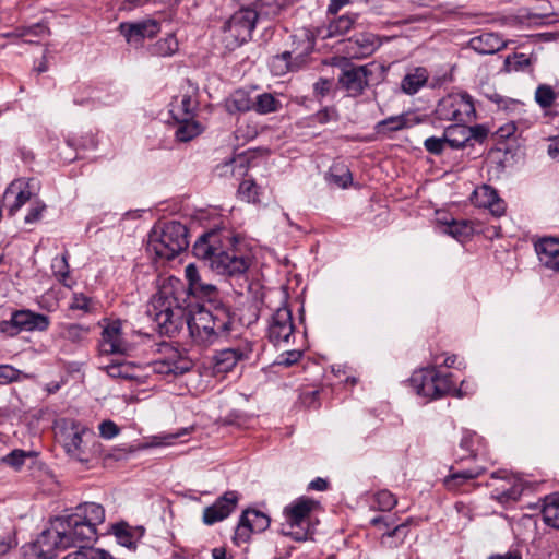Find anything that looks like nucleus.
Masks as SVG:
<instances>
[{
  "mask_svg": "<svg viewBox=\"0 0 559 559\" xmlns=\"http://www.w3.org/2000/svg\"><path fill=\"white\" fill-rule=\"evenodd\" d=\"M105 521V509L96 502L79 504L74 512L56 520L55 530L44 531L32 543L26 556L28 559H55L59 551L76 543H92L97 538V526Z\"/></svg>",
  "mask_w": 559,
  "mask_h": 559,
  "instance_id": "1",
  "label": "nucleus"
},
{
  "mask_svg": "<svg viewBox=\"0 0 559 559\" xmlns=\"http://www.w3.org/2000/svg\"><path fill=\"white\" fill-rule=\"evenodd\" d=\"M146 314L160 335L173 337L186 323L190 336L198 345L210 346L221 338L209 319L202 316L201 307L193 310L192 302L180 304L179 296L170 286H164L153 295L147 304Z\"/></svg>",
  "mask_w": 559,
  "mask_h": 559,
  "instance_id": "2",
  "label": "nucleus"
},
{
  "mask_svg": "<svg viewBox=\"0 0 559 559\" xmlns=\"http://www.w3.org/2000/svg\"><path fill=\"white\" fill-rule=\"evenodd\" d=\"M192 251L197 259L221 275H241L250 266L243 239L228 230L204 233L194 242Z\"/></svg>",
  "mask_w": 559,
  "mask_h": 559,
  "instance_id": "3",
  "label": "nucleus"
},
{
  "mask_svg": "<svg viewBox=\"0 0 559 559\" xmlns=\"http://www.w3.org/2000/svg\"><path fill=\"white\" fill-rule=\"evenodd\" d=\"M188 247V228L180 222L155 225L150 234L148 250L159 259L171 260Z\"/></svg>",
  "mask_w": 559,
  "mask_h": 559,
  "instance_id": "4",
  "label": "nucleus"
},
{
  "mask_svg": "<svg viewBox=\"0 0 559 559\" xmlns=\"http://www.w3.org/2000/svg\"><path fill=\"white\" fill-rule=\"evenodd\" d=\"M318 502L308 497H299L284 508L285 522L281 532L295 540H306L310 528V516Z\"/></svg>",
  "mask_w": 559,
  "mask_h": 559,
  "instance_id": "5",
  "label": "nucleus"
},
{
  "mask_svg": "<svg viewBox=\"0 0 559 559\" xmlns=\"http://www.w3.org/2000/svg\"><path fill=\"white\" fill-rule=\"evenodd\" d=\"M414 392L430 400L440 399L454 389L452 373H441L436 367L415 371L409 378Z\"/></svg>",
  "mask_w": 559,
  "mask_h": 559,
  "instance_id": "6",
  "label": "nucleus"
},
{
  "mask_svg": "<svg viewBox=\"0 0 559 559\" xmlns=\"http://www.w3.org/2000/svg\"><path fill=\"white\" fill-rule=\"evenodd\" d=\"M259 17L255 7H246L236 11L223 26L226 46L234 49L249 41Z\"/></svg>",
  "mask_w": 559,
  "mask_h": 559,
  "instance_id": "7",
  "label": "nucleus"
},
{
  "mask_svg": "<svg viewBox=\"0 0 559 559\" xmlns=\"http://www.w3.org/2000/svg\"><path fill=\"white\" fill-rule=\"evenodd\" d=\"M53 431L70 459L80 463L88 462L84 437L91 433L80 421H55Z\"/></svg>",
  "mask_w": 559,
  "mask_h": 559,
  "instance_id": "8",
  "label": "nucleus"
},
{
  "mask_svg": "<svg viewBox=\"0 0 559 559\" xmlns=\"http://www.w3.org/2000/svg\"><path fill=\"white\" fill-rule=\"evenodd\" d=\"M186 278L188 281L187 297L182 298L175 289L174 292L179 296L180 304L187 305L192 302L193 310H199V305L206 307L217 304V288L215 285L202 281L200 272L194 264L186 266Z\"/></svg>",
  "mask_w": 559,
  "mask_h": 559,
  "instance_id": "9",
  "label": "nucleus"
},
{
  "mask_svg": "<svg viewBox=\"0 0 559 559\" xmlns=\"http://www.w3.org/2000/svg\"><path fill=\"white\" fill-rule=\"evenodd\" d=\"M435 115L438 120L462 123L475 116V107L468 94H449L438 102Z\"/></svg>",
  "mask_w": 559,
  "mask_h": 559,
  "instance_id": "10",
  "label": "nucleus"
},
{
  "mask_svg": "<svg viewBox=\"0 0 559 559\" xmlns=\"http://www.w3.org/2000/svg\"><path fill=\"white\" fill-rule=\"evenodd\" d=\"M372 74L369 64L355 66L346 63L337 78L338 85L350 97L360 96L369 86V76Z\"/></svg>",
  "mask_w": 559,
  "mask_h": 559,
  "instance_id": "11",
  "label": "nucleus"
},
{
  "mask_svg": "<svg viewBox=\"0 0 559 559\" xmlns=\"http://www.w3.org/2000/svg\"><path fill=\"white\" fill-rule=\"evenodd\" d=\"M193 367V362L179 349L164 346V356L152 364L154 372L163 376H181Z\"/></svg>",
  "mask_w": 559,
  "mask_h": 559,
  "instance_id": "12",
  "label": "nucleus"
},
{
  "mask_svg": "<svg viewBox=\"0 0 559 559\" xmlns=\"http://www.w3.org/2000/svg\"><path fill=\"white\" fill-rule=\"evenodd\" d=\"M252 344L248 341H241L234 347L216 350L213 360V370L215 373H227L242 360H248L252 354Z\"/></svg>",
  "mask_w": 559,
  "mask_h": 559,
  "instance_id": "13",
  "label": "nucleus"
},
{
  "mask_svg": "<svg viewBox=\"0 0 559 559\" xmlns=\"http://www.w3.org/2000/svg\"><path fill=\"white\" fill-rule=\"evenodd\" d=\"M294 330L292 310L286 306H282L272 313L269 320V341L274 345H280L281 343L288 344L290 337L294 336Z\"/></svg>",
  "mask_w": 559,
  "mask_h": 559,
  "instance_id": "14",
  "label": "nucleus"
},
{
  "mask_svg": "<svg viewBox=\"0 0 559 559\" xmlns=\"http://www.w3.org/2000/svg\"><path fill=\"white\" fill-rule=\"evenodd\" d=\"M199 107V87L187 81L179 95L170 103L169 112L174 119L194 118Z\"/></svg>",
  "mask_w": 559,
  "mask_h": 559,
  "instance_id": "15",
  "label": "nucleus"
},
{
  "mask_svg": "<svg viewBox=\"0 0 559 559\" xmlns=\"http://www.w3.org/2000/svg\"><path fill=\"white\" fill-rule=\"evenodd\" d=\"M270 518L258 510L247 509L242 512L235 532V542L237 544L249 540L252 533L264 532L270 526Z\"/></svg>",
  "mask_w": 559,
  "mask_h": 559,
  "instance_id": "16",
  "label": "nucleus"
},
{
  "mask_svg": "<svg viewBox=\"0 0 559 559\" xmlns=\"http://www.w3.org/2000/svg\"><path fill=\"white\" fill-rule=\"evenodd\" d=\"M239 500L237 491H226L216 501L203 510V523L205 525H213L228 518L236 509Z\"/></svg>",
  "mask_w": 559,
  "mask_h": 559,
  "instance_id": "17",
  "label": "nucleus"
},
{
  "mask_svg": "<svg viewBox=\"0 0 559 559\" xmlns=\"http://www.w3.org/2000/svg\"><path fill=\"white\" fill-rule=\"evenodd\" d=\"M120 33L129 44L140 45L143 39L152 38L160 32V24L153 19H146L134 23H121Z\"/></svg>",
  "mask_w": 559,
  "mask_h": 559,
  "instance_id": "18",
  "label": "nucleus"
},
{
  "mask_svg": "<svg viewBox=\"0 0 559 559\" xmlns=\"http://www.w3.org/2000/svg\"><path fill=\"white\" fill-rule=\"evenodd\" d=\"M198 306L201 307L202 316H205L209 319L219 337H227L233 331L235 322L230 309L219 302L210 307L199 304Z\"/></svg>",
  "mask_w": 559,
  "mask_h": 559,
  "instance_id": "19",
  "label": "nucleus"
},
{
  "mask_svg": "<svg viewBox=\"0 0 559 559\" xmlns=\"http://www.w3.org/2000/svg\"><path fill=\"white\" fill-rule=\"evenodd\" d=\"M492 478L501 479L503 484L492 490V498L500 503L514 502L520 499L523 493V485L514 476L507 471H498L491 474Z\"/></svg>",
  "mask_w": 559,
  "mask_h": 559,
  "instance_id": "20",
  "label": "nucleus"
},
{
  "mask_svg": "<svg viewBox=\"0 0 559 559\" xmlns=\"http://www.w3.org/2000/svg\"><path fill=\"white\" fill-rule=\"evenodd\" d=\"M129 344L122 338L121 322L119 320L108 323L102 332L99 352L102 354H126Z\"/></svg>",
  "mask_w": 559,
  "mask_h": 559,
  "instance_id": "21",
  "label": "nucleus"
},
{
  "mask_svg": "<svg viewBox=\"0 0 559 559\" xmlns=\"http://www.w3.org/2000/svg\"><path fill=\"white\" fill-rule=\"evenodd\" d=\"M290 38L292 49L287 51L292 52V57L302 67L314 49L316 37L310 29L300 28Z\"/></svg>",
  "mask_w": 559,
  "mask_h": 559,
  "instance_id": "22",
  "label": "nucleus"
},
{
  "mask_svg": "<svg viewBox=\"0 0 559 559\" xmlns=\"http://www.w3.org/2000/svg\"><path fill=\"white\" fill-rule=\"evenodd\" d=\"M538 260L546 269L559 273V239L545 237L535 242Z\"/></svg>",
  "mask_w": 559,
  "mask_h": 559,
  "instance_id": "23",
  "label": "nucleus"
},
{
  "mask_svg": "<svg viewBox=\"0 0 559 559\" xmlns=\"http://www.w3.org/2000/svg\"><path fill=\"white\" fill-rule=\"evenodd\" d=\"M15 324L19 332H45L50 325V319L44 313L34 312L28 309L13 311Z\"/></svg>",
  "mask_w": 559,
  "mask_h": 559,
  "instance_id": "24",
  "label": "nucleus"
},
{
  "mask_svg": "<svg viewBox=\"0 0 559 559\" xmlns=\"http://www.w3.org/2000/svg\"><path fill=\"white\" fill-rule=\"evenodd\" d=\"M14 195V201L9 207V214L14 215L26 202L32 201L35 197L33 192V183L31 181L13 182L5 191V198Z\"/></svg>",
  "mask_w": 559,
  "mask_h": 559,
  "instance_id": "25",
  "label": "nucleus"
},
{
  "mask_svg": "<svg viewBox=\"0 0 559 559\" xmlns=\"http://www.w3.org/2000/svg\"><path fill=\"white\" fill-rule=\"evenodd\" d=\"M378 48L377 37L371 33L358 34L348 40V52L354 58H365Z\"/></svg>",
  "mask_w": 559,
  "mask_h": 559,
  "instance_id": "26",
  "label": "nucleus"
},
{
  "mask_svg": "<svg viewBox=\"0 0 559 559\" xmlns=\"http://www.w3.org/2000/svg\"><path fill=\"white\" fill-rule=\"evenodd\" d=\"M476 202L480 207H487L496 216H501L504 211V203L497 191L490 186H483L475 191Z\"/></svg>",
  "mask_w": 559,
  "mask_h": 559,
  "instance_id": "27",
  "label": "nucleus"
},
{
  "mask_svg": "<svg viewBox=\"0 0 559 559\" xmlns=\"http://www.w3.org/2000/svg\"><path fill=\"white\" fill-rule=\"evenodd\" d=\"M429 79V72L425 67H416L409 70L401 81V91L406 95H415L424 87Z\"/></svg>",
  "mask_w": 559,
  "mask_h": 559,
  "instance_id": "28",
  "label": "nucleus"
},
{
  "mask_svg": "<svg viewBox=\"0 0 559 559\" xmlns=\"http://www.w3.org/2000/svg\"><path fill=\"white\" fill-rule=\"evenodd\" d=\"M112 533L119 545L134 551L136 549L138 539L143 535L144 528H133L127 523H118L112 526Z\"/></svg>",
  "mask_w": 559,
  "mask_h": 559,
  "instance_id": "29",
  "label": "nucleus"
},
{
  "mask_svg": "<svg viewBox=\"0 0 559 559\" xmlns=\"http://www.w3.org/2000/svg\"><path fill=\"white\" fill-rule=\"evenodd\" d=\"M469 45L480 55H492L504 47L503 40L493 33H484L473 37Z\"/></svg>",
  "mask_w": 559,
  "mask_h": 559,
  "instance_id": "30",
  "label": "nucleus"
},
{
  "mask_svg": "<svg viewBox=\"0 0 559 559\" xmlns=\"http://www.w3.org/2000/svg\"><path fill=\"white\" fill-rule=\"evenodd\" d=\"M178 126L175 131V138L178 142H189L200 135L203 131L201 123L194 120V118H182L175 119Z\"/></svg>",
  "mask_w": 559,
  "mask_h": 559,
  "instance_id": "31",
  "label": "nucleus"
},
{
  "mask_svg": "<svg viewBox=\"0 0 559 559\" xmlns=\"http://www.w3.org/2000/svg\"><path fill=\"white\" fill-rule=\"evenodd\" d=\"M468 127L465 122L455 123L444 129V136L448 145L453 150H460L467 145L468 140Z\"/></svg>",
  "mask_w": 559,
  "mask_h": 559,
  "instance_id": "32",
  "label": "nucleus"
},
{
  "mask_svg": "<svg viewBox=\"0 0 559 559\" xmlns=\"http://www.w3.org/2000/svg\"><path fill=\"white\" fill-rule=\"evenodd\" d=\"M91 328L80 323H61L59 325V336L74 344H81L87 340Z\"/></svg>",
  "mask_w": 559,
  "mask_h": 559,
  "instance_id": "33",
  "label": "nucleus"
},
{
  "mask_svg": "<svg viewBox=\"0 0 559 559\" xmlns=\"http://www.w3.org/2000/svg\"><path fill=\"white\" fill-rule=\"evenodd\" d=\"M270 68L274 75L281 76L288 72L298 71L302 67L292 57V52L284 51L271 59Z\"/></svg>",
  "mask_w": 559,
  "mask_h": 559,
  "instance_id": "34",
  "label": "nucleus"
},
{
  "mask_svg": "<svg viewBox=\"0 0 559 559\" xmlns=\"http://www.w3.org/2000/svg\"><path fill=\"white\" fill-rule=\"evenodd\" d=\"M485 467L476 466L461 472L451 473L444 478V485L449 490H457L465 481L475 479L485 473Z\"/></svg>",
  "mask_w": 559,
  "mask_h": 559,
  "instance_id": "35",
  "label": "nucleus"
},
{
  "mask_svg": "<svg viewBox=\"0 0 559 559\" xmlns=\"http://www.w3.org/2000/svg\"><path fill=\"white\" fill-rule=\"evenodd\" d=\"M537 60L533 55H525L522 52H514L504 60L503 70L506 72H524L531 70L533 63Z\"/></svg>",
  "mask_w": 559,
  "mask_h": 559,
  "instance_id": "36",
  "label": "nucleus"
},
{
  "mask_svg": "<svg viewBox=\"0 0 559 559\" xmlns=\"http://www.w3.org/2000/svg\"><path fill=\"white\" fill-rule=\"evenodd\" d=\"M226 109L230 114L246 112L253 109V102L246 91L237 90L227 98Z\"/></svg>",
  "mask_w": 559,
  "mask_h": 559,
  "instance_id": "37",
  "label": "nucleus"
},
{
  "mask_svg": "<svg viewBox=\"0 0 559 559\" xmlns=\"http://www.w3.org/2000/svg\"><path fill=\"white\" fill-rule=\"evenodd\" d=\"M355 17L350 15H342L337 19L332 20L325 28V33L322 34L323 38H332L345 35L353 28Z\"/></svg>",
  "mask_w": 559,
  "mask_h": 559,
  "instance_id": "38",
  "label": "nucleus"
},
{
  "mask_svg": "<svg viewBox=\"0 0 559 559\" xmlns=\"http://www.w3.org/2000/svg\"><path fill=\"white\" fill-rule=\"evenodd\" d=\"M281 108V100L271 93H262L253 102V110L260 115L276 112Z\"/></svg>",
  "mask_w": 559,
  "mask_h": 559,
  "instance_id": "39",
  "label": "nucleus"
},
{
  "mask_svg": "<svg viewBox=\"0 0 559 559\" xmlns=\"http://www.w3.org/2000/svg\"><path fill=\"white\" fill-rule=\"evenodd\" d=\"M238 198L247 203H260L261 188L253 179H243L237 191Z\"/></svg>",
  "mask_w": 559,
  "mask_h": 559,
  "instance_id": "40",
  "label": "nucleus"
},
{
  "mask_svg": "<svg viewBox=\"0 0 559 559\" xmlns=\"http://www.w3.org/2000/svg\"><path fill=\"white\" fill-rule=\"evenodd\" d=\"M178 40L174 34H168L165 38L156 41L151 46L150 52L152 56L169 57L178 51Z\"/></svg>",
  "mask_w": 559,
  "mask_h": 559,
  "instance_id": "41",
  "label": "nucleus"
},
{
  "mask_svg": "<svg viewBox=\"0 0 559 559\" xmlns=\"http://www.w3.org/2000/svg\"><path fill=\"white\" fill-rule=\"evenodd\" d=\"M194 429V426L185 427L181 429H178L175 432H162L156 436H154L148 443L150 447H166L171 445L175 443V441L179 438H182Z\"/></svg>",
  "mask_w": 559,
  "mask_h": 559,
  "instance_id": "42",
  "label": "nucleus"
},
{
  "mask_svg": "<svg viewBox=\"0 0 559 559\" xmlns=\"http://www.w3.org/2000/svg\"><path fill=\"white\" fill-rule=\"evenodd\" d=\"M69 254L66 251L61 255H57L51 260V271L53 276L64 286H69L70 267L68 263Z\"/></svg>",
  "mask_w": 559,
  "mask_h": 559,
  "instance_id": "43",
  "label": "nucleus"
},
{
  "mask_svg": "<svg viewBox=\"0 0 559 559\" xmlns=\"http://www.w3.org/2000/svg\"><path fill=\"white\" fill-rule=\"evenodd\" d=\"M444 233L452 236L455 239L467 238L473 235L474 228L469 221H455L452 219L445 223Z\"/></svg>",
  "mask_w": 559,
  "mask_h": 559,
  "instance_id": "44",
  "label": "nucleus"
},
{
  "mask_svg": "<svg viewBox=\"0 0 559 559\" xmlns=\"http://www.w3.org/2000/svg\"><path fill=\"white\" fill-rule=\"evenodd\" d=\"M558 98V93L555 92L552 86L540 84L535 91V100L540 108H550Z\"/></svg>",
  "mask_w": 559,
  "mask_h": 559,
  "instance_id": "45",
  "label": "nucleus"
},
{
  "mask_svg": "<svg viewBox=\"0 0 559 559\" xmlns=\"http://www.w3.org/2000/svg\"><path fill=\"white\" fill-rule=\"evenodd\" d=\"M542 512L548 525L559 528V498L548 499Z\"/></svg>",
  "mask_w": 559,
  "mask_h": 559,
  "instance_id": "46",
  "label": "nucleus"
},
{
  "mask_svg": "<svg viewBox=\"0 0 559 559\" xmlns=\"http://www.w3.org/2000/svg\"><path fill=\"white\" fill-rule=\"evenodd\" d=\"M407 127V118L405 115L391 116L377 124V131L381 132H393L399 131Z\"/></svg>",
  "mask_w": 559,
  "mask_h": 559,
  "instance_id": "47",
  "label": "nucleus"
},
{
  "mask_svg": "<svg viewBox=\"0 0 559 559\" xmlns=\"http://www.w3.org/2000/svg\"><path fill=\"white\" fill-rule=\"evenodd\" d=\"M396 502L394 495L389 490H380L373 497V507L380 511H390Z\"/></svg>",
  "mask_w": 559,
  "mask_h": 559,
  "instance_id": "48",
  "label": "nucleus"
},
{
  "mask_svg": "<svg viewBox=\"0 0 559 559\" xmlns=\"http://www.w3.org/2000/svg\"><path fill=\"white\" fill-rule=\"evenodd\" d=\"M322 390H304L299 395L301 405L306 408L317 409L320 407Z\"/></svg>",
  "mask_w": 559,
  "mask_h": 559,
  "instance_id": "49",
  "label": "nucleus"
},
{
  "mask_svg": "<svg viewBox=\"0 0 559 559\" xmlns=\"http://www.w3.org/2000/svg\"><path fill=\"white\" fill-rule=\"evenodd\" d=\"M28 456H31V452H26L24 450H13L8 455L2 457V462L15 469H20Z\"/></svg>",
  "mask_w": 559,
  "mask_h": 559,
  "instance_id": "50",
  "label": "nucleus"
},
{
  "mask_svg": "<svg viewBox=\"0 0 559 559\" xmlns=\"http://www.w3.org/2000/svg\"><path fill=\"white\" fill-rule=\"evenodd\" d=\"M22 374L21 370L10 365H0V385L19 381Z\"/></svg>",
  "mask_w": 559,
  "mask_h": 559,
  "instance_id": "51",
  "label": "nucleus"
},
{
  "mask_svg": "<svg viewBox=\"0 0 559 559\" xmlns=\"http://www.w3.org/2000/svg\"><path fill=\"white\" fill-rule=\"evenodd\" d=\"M445 145L448 143L444 135L442 138L430 136L424 142L425 150L432 155H441Z\"/></svg>",
  "mask_w": 559,
  "mask_h": 559,
  "instance_id": "52",
  "label": "nucleus"
},
{
  "mask_svg": "<svg viewBox=\"0 0 559 559\" xmlns=\"http://www.w3.org/2000/svg\"><path fill=\"white\" fill-rule=\"evenodd\" d=\"M301 356L302 353L300 350H286L277 357L274 364L277 366L290 367L298 362Z\"/></svg>",
  "mask_w": 559,
  "mask_h": 559,
  "instance_id": "53",
  "label": "nucleus"
},
{
  "mask_svg": "<svg viewBox=\"0 0 559 559\" xmlns=\"http://www.w3.org/2000/svg\"><path fill=\"white\" fill-rule=\"evenodd\" d=\"M70 308L73 310H83L84 312H91L93 310V301L90 297L85 296L84 294H74Z\"/></svg>",
  "mask_w": 559,
  "mask_h": 559,
  "instance_id": "54",
  "label": "nucleus"
},
{
  "mask_svg": "<svg viewBox=\"0 0 559 559\" xmlns=\"http://www.w3.org/2000/svg\"><path fill=\"white\" fill-rule=\"evenodd\" d=\"M45 209H46V205L43 202L35 200L32 203V207L29 209L28 213L26 214V216L24 218L25 223L33 224V223L38 222L41 218V214L45 211Z\"/></svg>",
  "mask_w": 559,
  "mask_h": 559,
  "instance_id": "55",
  "label": "nucleus"
},
{
  "mask_svg": "<svg viewBox=\"0 0 559 559\" xmlns=\"http://www.w3.org/2000/svg\"><path fill=\"white\" fill-rule=\"evenodd\" d=\"M314 119L318 123L325 124L330 121H336L338 119V114L335 108L325 107L314 115Z\"/></svg>",
  "mask_w": 559,
  "mask_h": 559,
  "instance_id": "56",
  "label": "nucleus"
},
{
  "mask_svg": "<svg viewBox=\"0 0 559 559\" xmlns=\"http://www.w3.org/2000/svg\"><path fill=\"white\" fill-rule=\"evenodd\" d=\"M479 442V437L476 432L466 430L463 432L460 447L466 451H469L472 454L475 451V444Z\"/></svg>",
  "mask_w": 559,
  "mask_h": 559,
  "instance_id": "57",
  "label": "nucleus"
},
{
  "mask_svg": "<svg viewBox=\"0 0 559 559\" xmlns=\"http://www.w3.org/2000/svg\"><path fill=\"white\" fill-rule=\"evenodd\" d=\"M106 371L108 376L112 378H126L133 379L134 374H131L127 371V366L124 364H114L106 367Z\"/></svg>",
  "mask_w": 559,
  "mask_h": 559,
  "instance_id": "58",
  "label": "nucleus"
},
{
  "mask_svg": "<svg viewBox=\"0 0 559 559\" xmlns=\"http://www.w3.org/2000/svg\"><path fill=\"white\" fill-rule=\"evenodd\" d=\"M468 140H475L476 142L483 143L489 133V130L484 124H476L474 127H468Z\"/></svg>",
  "mask_w": 559,
  "mask_h": 559,
  "instance_id": "59",
  "label": "nucleus"
},
{
  "mask_svg": "<svg viewBox=\"0 0 559 559\" xmlns=\"http://www.w3.org/2000/svg\"><path fill=\"white\" fill-rule=\"evenodd\" d=\"M0 333L8 337H14L20 333L17 325L15 324V318L13 313L11 314L10 320L0 321Z\"/></svg>",
  "mask_w": 559,
  "mask_h": 559,
  "instance_id": "60",
  "label": "nucleus"
},
{
  "mask_svg": "<svg viewBox=\"0 0 559 559\" xmlns=\"http://www.w3.org/2000/svg\"><path fill=\"white\" fill-rule=\"evenodd\" d=\"M98 428L100 436L105 439H111L119 432V428L115 425V421H100Z\"/></svg>",
  "mask_w": 559,
  "mask_h": 559,
  "instance_id": "61",
  "label": "nucleus"
},
{
  "mask_svg": "<svg viewBox=\"0 0 559 559\" xmlns=\"http://www.w3.org/2000/svg\"><path fill=\"white\" fill-rule=\"evenodd\" d=\"M331 90V81L324 78H320L313 84V93L317 97H324Z\"/></svg>",
  "mask_w": 559,
  "mask_h": 559,
  "instance_id": "62",
  "label": "nucleus"
},
{
  "mask_svg": "<svg viewBox=\"0 0 559 559\" xmlns=\"http://www.w3.org/2000/svg\"><path fill=\"white\" fill-rule=\"evenodd\" d=\"M488 559H523L521 549L513 547L506 552L491 554Z\"/></svg>",
  "mask_w": 559,
  "mask_h": 559,
  "instance_id": "63",
  "label": "nucleus"
},
{
  "mask_svg": "<svg viewBox=\"0 0 559 559\" xmlns=\"http://www.w3.org/2000/svg\"><path fill=\"white\" fill-rule=\"evenodd\" d=\"M547 152L551 158L559 159V138L550 140Z\"/></svg>",
  "mask_w": 559,
  "mask_h": 559,
  "instance_id": "64",
  "label": "nucleus"
}]
</instances>
